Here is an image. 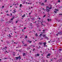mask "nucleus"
I'll list each match as a JSON object with an SVG mask.
<instances>
[{
	"instance_id": "f257e3e1",
	"label": "nucleus",
	"mask_w": 62,
	"mask_h": 62,
	"mask_svg": "<svg viewBox=\"0 0 62 62\" xmlns=\"http://www.w3.org/2000/svg\"><path fill=\"white\" fill-rule=\"evenodd\" d=\"M52 9V7H51L50 8H49V7H46V11L47 12H49V11H50L49 9Z\"/></svg>"
},
{
	"instance_id": "f03ea898",
	"label": "nucleus",
	"mask_w": 62,
	"mask_h": 62,
	"mask_svg": "<svg viewBox=\"0 0 62 62\" xmlns=\"http://www.w3.org/2000/svg\"><path fill=\"white\" fill-rule=\"evenodd\" d=\"M16 59L17 60L19 59V58L20 59H21V57L20 56H19V57H16Z\"/></svg>"
},
{
	"instance_id": "7ed1b4c3",
	"label": "nucleus",
	"mask_w": 62,
	"mask_h": 62,
	"mask_svg": "<svg viewBox=\"0 0 62 62\" xmlns=\"http://www.w3.org/2000/svg\"><path fill=\"white\" fill-rule=\"evenodd\" d=\"M58 34H59V35H62V32H59L58 33Z\"/></svg>"
},
{
	"instance_id": "20e7f679",
	"label": "nucleus",
	"mask_w": 62,
	"mask_h": 62,
	"mask_svg": "<svg viewBox=\"0 0 62 62\" xmlns=\"http://www.w3.org/2000/svg\"><path fill=\"white\" fill-rule=\"evenodd\" d=\"M39 54H36V55H35V56H39Z\"/></svg>"
},
{
	"instance_id": "39448f33",
	"label": "nucleus",
	"mask_w": 62,
	"mask_h": 62,
	"mask_svg": "<svg viewBox=\"0 0 62 62\" xmlns=\"http://www.w3.org/2000/svg\"><path fill=\"white\" fill-rule=\"evenodd\" d=\"M50 55H51V54H48V55H47V58H48V56H50Z\"/></svg>"
},
{
	"instance_id": "423d86ee",
	"label": "nucleus",
	"mask_w": 62,
	"mask_h": 62,
	"mask_svg": "<svg viewBox=\"0 0 62 62\" xmlns=\"http://www.w3.org/2000/svg\"><path fill=\"white\" fill-rule=\"evenodd\" d=\"M42 43L41 42H39V45H42Z\"/></svg>"
},
{
	"instance_id": "0eeeda50",
	"label": "nucleus",
	"mask_w": 62,
	"mask_h": 62,
	"mask_svg": "<svg viewBox=\"0 0 62 62\" xmlns=\"http://www.w3.org/2000/svg\"><path fill=\"white\" fill-rule=\"evenodd\" d=\"M9 23H10L9 22H7L6 23V24H9Z\"/></svg>"
},
{
	"instance_id": "6e6552de",
	"label": "nucleus",
	"mask_w": 62,
	"mask_h": 62,
	"mask_svg": "<svg viewBox=\"0 0 62 62\" xmlns=\"http://www.w3.org/2000/svg\"><path fill=\"white\" fill-rule=\"evenodd\" d=\"M7 47H4L3 48V49L4 50H5V51H6V49H7Z\"/></svg>"
},
{
	"instance_id": "1a4fd4ad",
	"label": "nucleus",
	"mask_w": 62,
	"mask_h": 62,
	"mask_svg": "<svg viewBox=\"0 0 62 62\" xmlns=\"http://www.w3.org/2000/svg\"><path fill=\"white\" fill-rule=\"evenodd\" d=\"M40 5H41V6L44 5V4H43V3H40Z\"/></svg>"
},
{
	"instance_id": "9d476101",
	"label": "nucleus",
	"mask_w": 62,
	"mask_h": 62,
	"mask_svg": "<svg viewBox=\"0 0 62 62\" xmlns=\"http://www.w3.org/2000/svg\"><path fill=\"white\" fill-rule=\"evenodd\" d=\"M14 12H13V13H14L15 12H16V10H13Z\"/></svg>"
},
{
	"instance_id": "9b49d317",
	"label": "nucleus",
	"mask_w": 62,
	"mask_h": 62,
	"mask_svg": "<svg viewBox=\"0 0 62 62\" xmlns=\"http://www.w3.org/2000/svg\"><path fill=\"white\" fill-rule=\"evenodd\" d=\"M12 20H13V18H12L11 19V20H10V21H9V22L10 23L12 22Z\"/></svg>"
},
{
	"instance_id": "f8f14e48",
	"label": "nucleus",
	"mask_w": 62,
	"mask_h": 62,
	"mask_svg": "<svg viewBox=\"0 0 62 62\" xmlns=\"http://www.w3.org/2000/svg\"><path fill=\"white\" fill-rule=\"evenodd\" d=\"M47 21H48V22H49V21H51V19H47Z\"/></svg>"
},
{
	"instance_id": "ddd939ff",
	"label": "nucleus",
	"mask_w": 62,
	"mask_h": 62,
	"mask_svg": "<svg viewBox=\"0 0 62 62\" xmlns=\"http://www.w3.org/2000/svg\"><path fill=\"white\" fill-rule=\"evenodd\" d=\"M27 42H30V43H31V42H32V41H29V40H28L27 41Z\"/></svg>"
},
{
	"instance_id": "4468645a",
	"label": "nucleus",
	"mask_w": 62,
	"mask_h": 62,
	"mask_svg": "<svg viewBox=\"0 0 62 62\" xmlns=\"http://www.w3.org/2000/svg\"><path fill=\"white\" fill-rule=\"evenodd\" d=\"M35 35L36 37H38V35L37 33H36Z\"/></svg>"
},
{
	"instance_id": "2eb2a0df",
	"label": "nucleus",
	"mask_w": 62,
	"mask_h": 62,
	"mask_svg": "<svg viewBox=\"0 0 62 62\" xmlns=\"http://www.w3.org/2000/svg\"><path fill=\"white\" fill-rule=\"evenodd\" d=\"M23 56H25V53H23Z\"/></svg>"
},
{
	"instance_id": "dca6fc26",
	"label": "nucleus",
	"mask_w": 62,
	"mask_h": 62,
	"mask_svg": "<svg viewBox=\"0 0 62 62\" xmlns=\"http://www.w3.org/2000/svg\"><path fill=\"white\" fill-rule=\"evenodd\" d=\"M31 19L32 20H35V17L32 18H31Z\"/></svg>"
},
{
	"instance_id": "f3484780",
	"label": "nucleus",
	"mask_w": 62,
	"mask_h": 62,
	"mask_svg": "<svg viewBox=\"0 0 62 62\" xmlns=\"http://www.w3.org/2000/svg\"><path fill=\"white\" fill-rule=\"evenodd\" d=\"M20 8H22V4H21L20 5Z\"/></svg>"
},
{
	"instance_id": "a211bd4d",
	"label": "nucleus",
	"mask_w": 62,
	"mask_h": 62,
	"mask_svg": "<svg viewBox=\"0 0 62 62\" xmlns=\"http://www.w3.org/2000/svg\"><path fill=\"white\" fill-rule=\"evenodd\" d=\"M46 44V42H45L43 44L44 45H45Z\"/></svg>"
},
{
	"instance_id": "6ab92c4d",
	"label": "nucleus",
	"mask_w": 62,
	"mask_h": 62,
	"mask_svg": "<svg viewBox=\"0 0 62 62\" xmlns=\"http://www.w3.org/2000/svg\"><path fill=\"white\" fill-rule=\"evenodd\" d=\"M43 37H44L45 38V37H46V36H45V35H43Z\"/></svg>"
},
{
	"instance_id": "aec40b11",
	"label": "nucleus",
	"mask_w": 62,
	"mask_h": 62,
	"mask_svg": "<svg viewBox=\"0 0 62 62\" xmlns=\"http://www.w3.org/2000/svg\"><path fill=\"white\" fill-rule=\"evenodd\" d=\"M45 39H49V38L48 37H45Z\"/></svg>"
},
{
	"instance_id": "412c9836",
	"label": "nucleus",
	"mask_w": 62,
	"mask_h": 62,
	"mask_svg": "<svg viewBox=\"0 0 62 62\" xmlns=\"http://www.w3.org/2000/svg\"><path fill=\"white\" fill-rule=\"evenodd\" d=\"M22 17H25V15H24V16H22Z\"/></svg>"
},
{
	"instance_id": "4be33fe9",
	"label": "nucleus",
	"mask_w": 62,
	"mask_h": 62,
	"mask_svg": "<svg viewBox=\"0 0 62 62\" xmlns=\"http://www.w3.org/2000/svg\"><path fill=\"white\" fill-rule=\"evenodd\" d=\"M58 2L59 3H60V0H58Z\"/></svg>"
},
{
	"instance_id": "5701e85b",
	"label": "nucleus",
	"mask_w": 62,
	"mask_h": 62,
	"mask_svg": "<svg viewBox=\"0 0 62 62\" xmlns=\"http://www.w3.org/2000/svg\"><path fill=\"white\" fill-rule=\"evenodd\" d=\"M9 37L10 38H11V35H10V34H9Z\"/></svg>"
},
{
	"instance_id": "b1692460",
	"label": "nucleus",
	"mask_w": 62,
	"mask_h": 62,
	"mask_svg": "<svg viewBox=\"0 0 62 62\" xmlns=\"http://www.w3.org/2000/svg\"><path fill=\"white\" fill-rule=\"evenodd\" d=\"M40 37H42V34H40Z\"/></svg>"
},
{
	"instance_id": "393cba45",
	"label": "nucleus",
	"mask_w": 62,
	"mask_h": 62,
	"mask_svg": "<svg viewBox=\"0 0 62 62\" xmlns=\"http://www.w3.org/2000/svg\"><path fill=\"white\" fill-rule=\"evenodd\" d=\"M27 36H26V37H25V38L27 39Z\"/></svg>"
},
{
	"instance_id": "a878e982",
	"label": "nucleus",
	"mask_w": 62,
	"mask_h": 62,
	"mask_svg": "<svg viewBox=\"0 0 62 62\" xmlns=\"http://www.w3.org/2000/svg\"><path fill=\"white\" fill-rule=\"evenodd\" d=\"M61 61V59H60L58 60V61H59V62H60Z\"/></svg>"
},
{
	"instance_id": "bb28decb",
	"label": "nucleus",
	"mask_w": 62,
	"mask_h": 62,
	"mask_svg": "<svg viewBox=\"0 0 62 62\" xmlns=\"http://www.w3.org/2000/svg\"><path fill=\"white\" fill-rule=\"evenodd\" d=\"M55 10H56V11H58V9H55Z\"/></svg>"
},
{
	"instance_id": "cd10ccee",
	"label": "nucleus",
	"mask_w": 62,
	"mask_h": 62,
	"mask_svg": "<svg viewBox=\"0 0 62 62\" xmlns=\"http://www.w3.org/2000/svg\"><path fill=\"white\" fill-rule=\"evenodd\" d=\"M39 26L38 25V26H37V27L38 28H39Z\"/></svg>"
},
{
	"instance_id": "c85d7f7f",
	"label": "nucleus",
	"mask_w": 62,
	"mask_h": 62,
	"mask_svg": "<svg viewBox=\"0 0 62 62\" xmlns=\"http://www.w3.org/2000/svg\"><path fill=\"white\" fill-rule=\"evenodd\" d=\"M54 12H55V13H56L57 12L56 11H54Z\"/></svg>"
},
{
	"instance_id": "c756f323",
	"label": "nucleus",
	"mask_w": 62,
	"mask_h": 62,
	"mask_svg": "<svg viewBox=\"0 0 62 62\" xmlns=\"http://www.w3.org/2000/svg\"><path fill=\"white\" fill-rule=\"evenodd\" d=\"M39 47H38V49H39V48H40V46H39Z\"/></svg>"
},
{
	"instance_id": "7c9ffc66",
	"label": "nucleus",
	"mask_w": 62,
	"mask_h": 62,
	"mask_svg": "<svg viewBox=\"0 0 62 62\" xmlns=\"http://www.w3.org/2000/svg\"><path fill=\"white\" fill-rule=\"evenodd\" d=\"M14 44H15L16 43V44H17V43H15V42H14Z\"/></svg>"
},
{
	"instance_id": "2f4dec72",
	"label": "nucleus",
	"mask_w": 62,
	"mask_h": 62,
	"mask_svg": "<svg viewBox=\"0 0 62 62\" xmlns=\"http://www.w3.org/2000/svg\"><path fill=\"white\" fill-rule=\"evenodd\" d=\"M22 43H23H23H24V41H22Z\"/></svg>"
},
{
	"instance_id": "473e14b6",
	"label": "nucleus",
	"mask_w": 62,
	"mask_h": 62,
	"mask_svg": "<svg viewBox=\"0 0 62 62\" xmlns=\"http://www.w3.org/2000/svg\"><path fill=\"white\" fill-rule=\"evenodd\" d=\"M47 0H45V2H47Z\"/></svg>"
},
{
	"instance_id": "72a5a7b5",
	"label": "nucleus",
	"mask_w": 62,
	"mask_h": 62,
	"mask_svg": "<svg viewBox=\"0 0 62 62\" xmlns=\"http://www.w3.org/2000/svg\"><path fill=\"white\" fill-rule=\"evenodd\" d=\"M45 16H46V15H44L43 17V18H44V17H45Z\"/></svg>"
},
{
	"instance_id": "f704fd0d",
	"label": "nucleus",
	"mask_w": 62,
	"mask_h": 62,
	"mask_svg": "<svg viewBox=\"0 0 62 62\" xmlns=\"http://www.w3.org/2000/svg\"><path fill=\"white\" fill-rule=\"evenodd\" d=\"M4 8V6H2V8Z\"/></svg>"
},
{
	"instance_id": "c9c22d12",
	"label": "nucleus",
	"mask_w": 62,
	"mask_h": 62,
	"mask_svg": "<svg viewBox=\"0 0 62 62\" xmlns=\"http://www.w3.org/2000/svg\"><path fill=\"white\" fill-rule=\"evenodd\" d=\"M24 46H27V45H24Z\"/></svg>"
},
{
	"instance_id": "e433bc0d",
	"label": "nucleus",
	"mask_w": 62,
	"mask_h": 62,
	"mask_svg": "<svg viewBox=\"0 0 62 62\" xmlns=\"http://www.w3.org/2000/svg\"><path fill=\"white\" fill-rule=\"evenodd\" d=\"M59 50H60V51H61V50H62V49H59Z\"/></svg>"
},
{
	"instance_id": "4c0bfd02",
	"label": "nucleus",
	"mask_w": 62,
	"mask_h": 62,
	"mask_svg": "<svg viewBox=\"0 0 62 62\" xmlns=\"http://www.w3.org/2000/svg\"><path fill=\"white\" fill-rule=\"evenodd\" d=\"M7 16H9V15L8 14H7Z\"/></svg>"
},
{
	"instance_id": "58836bf2",
	"label": "nucleus",
	"mask_w": 62,
	"mask_h": 62,
	"mask_svg": "<svg viewBox=\"0 0 62 62\" xmlns=\"http://www.w3.org/2000/svg\"><path fill=\"white\" fill-rule=\"evenodd\" d=\"M35 49H34L33 50V51H35Z\"/></svg>"
},
{
	"instance_id": "ea45409f",
	"label": "nucleus",
	"mask_w": 62,
	"mask_h": 62,
	"mask_svg": "<svg viewBox=\"0 0 62 62\" xmlns=\"http://www.w3.org/2000/svg\"><path fill=\"white\" fill-rule=\"evenodd\" d=\"M41 33L42 34V33H44V34H45V32H43V33Z\"/></svg>"
},
{
	"instance_id": "a19ab883",
	"label": "nucleus",
	"mask_w": 62,
	"mask_h": 62,
	"mask_svg": "<svg viewBox=\"0 0 62 62\" xmlns=\"http://www.w3.org/2000/svg\"><path fill=\"white\" fill-rule=\"evenodd\" d=\"M15 16H13V19H14V18H15Z\"/></svg>"
},
{
	"instance_id": "79ce46f5",
	"label": "nucleus",
	"mask_w": 62,
	"mask_h": 62,
	"mask_svg": "<svg viewBox=\"0 0 62 62\" xmlns=\"http://www.w3.org/2000/svg\"><path fill=\"white\" fill-rule=\"evenodd\" d=\"M31 26H32V23L31 24Z\"/></svg>"
},
{
	"instance_id": "37998d69",
	"label": "nucleus",
	"mask_w": 62,
	"mask_h": 62,
	"mask_svg": "<svg viewBox=\"0 0 62 62\" xmlns=\"http://www.w3.org/2000/svg\"><path fill=\"white\" fill-rule=\"evenodd\" d=\"M59 15H62V14H59Z\"/></svg>"
},
{
	"instance_id": "c03bdc74",
	"label": "nucleus",
	"mask_w": 62,
	"mask_h": 62,
	"mask_svg": "<svg viewBox=\"0 0 62 62\" xmlns=\"http://www.w3.org/2000/svg\"><path fill=\"white\" fill-rule=\"evenodd\" d=\"M39 20H40V18H39Z\"/></svg>"
},
{
	"instance_id": "a18cd8bd",
	"label": "nucleus",
	"mask_w": 62,
	"mask_h": 62,
	"mask_svg": "<svg viewBox=\"0 0 62 62\" xmlns=\"http://www.w3.org/2000/svg\"><path fill=\"white\" fill-rule=\"evenodd\" d=\"M41 25H44V26H45V25H43V24H41Z\"/></svg>"
},
{
	"instance_id": "49530a36",
	"label": "nucleus",
	"mask_w": 62,
	"mask_h": 62,
	"mask_svg": "<svg viewBox=\"0 0 62 62\" xmlns=\"http://www.w3.org/2000/svg\"><path fill=\"white\" fill-rule=\"evenodd\" d=\"M26 28L25 27H24V29H25Z\"/></svg>"
},
{
	"instance_id": "de8ad7c7",
	"label": "nucleus",
	"mask_w": 62,
	"mask_h": 62,
	"mask_svg": "<svg viewBox=\"0 0 62 62\" xmlns=\"http://www.w3.org/2000/svg\"><path fill=\"white\" fill-rule=\"evenodd\" d=\"M16 5H17V4H14L13 5H15V6H16Z\"/></svg>"
},
{
	"instance_id": "09e8293b",
	"label": "nucleus",
	"mask_w": 62,
	"mask_h": 62,
	"mask_svg": "<svg viewBox=\"0 0 62 62\" xmlns=\"http://www.w3.org/2000/svg\"><path fill=\"white\" fill-rule=\"evenodd\" d=\"M15 7L16 8H17V6H15Z\"/></svg>"
},
{
	"instance_id": "8fccbe9b",
	"label": "nucleus",
	"mask_w": 62,
	"mask_h": 62,
	"mask_svg": "<svg viewBox=\"0 0 62 62\" xmlns=\"http://www.w3.org/2000/svg\"><path fill=\"white\" fill-rule=\"evenodd\" d=\"M18 23V21H16V23Z\"/></svg>"
},
{
	"instance_id": "3c124183",
	"label": "nucleus",
	"mask_w": 62,
	"mask_h": 62,
	"mask_svg": "<svg viewBox=\"0 0 62 62\" xmlns=\"http://www.w3.org/2000/svg\"><path fill=\"white\" fill-rule=\"evenodd\" d=\"M6 12H7H7H8V11H6Z\"/></svg>"
},
{
	"instance_id": "603ef678",
	"label": "nucleus",
	"mask_w": 62,
	"mask_h": 62,
	"mask_svg": "<svg viewBox=\"0 0 62 62\" xmlns=\"http://www.w3.org/2000/svg\"><path fill=\"white\" fill-rule=\"evenodd\" d=\"M36 23V22H34V23Z\"/></svg>"
},
{
	"instance_id": "864d4df0",
	"label": "nucleus",
	"mask_w": 62,
	"mask_h": 62,
	"mask_svg": "<svg viewBox=\"0 0 62 62\" xmlns=\"http://www.w3.org/2000/svg\"><path fill=\"white\" fill-rule=\"evenodd\" d=\"M5 53H6V52H7V51H5Z\"/></svg>"
},
{
	"instance_id": "5fc2aeb1",
	"label": "nucleus",
	"mask_w": 62,
	"mask_h": 62,
	"mask_svg": "<svg viewBox=\"0 0 62 62\" xmlns=\"http://www.w3.org/2000/svg\"><path fill=\"white\" fill-rule=\"evenodd\" d=\"M43 31V32H45V30H44Z\"/></svg>"
},
{
	"instance_id": "6e6d98bb",
	"label": "nucleus",
	"mask_w": 62,
	"mask_h": 62,
	"mask_svg": "<svg viewBox=\"0 0 62 62\" xmlns=\"http://www.w3.org/2000/svg\"><path fill=\"white\" fill-rule=\"evenodd\" d=\"M29 14H30H30H31V13H29Z\"/></svg>"
},
{
	"instance_id": "4d7b16f0",
	"label": "nucleus",
	"mask_w": 62,
	"mask_h": 62,
	"mask_svg": "<svg viewBox=\"0 0 62 62\" xmlns=\"http://www.w3.org/2000/svg\"><path fill=\"white\" fill-rule=\"evenodd\" d=\"M10 14H11V15H12V13H11Z\"/></svg>"
},
{
	"instance_id": "13d9d810",
	"label": "nucleus",
	"mask_w": 62,
	"mask_h": 62,
	"mask_svg": "<svg viewBox=\"0 0 62 62\" xmlns=\"http://www.w3.org/2000/svg\"><path fill=\"white\" fill-rule=\"evenodd\" d=\"M7 59L6 58H4V59Z\"/></svg>"
},
{
	"instance_id": "bf43d9fd",
	"label": "nucleus",
	"mask_w": 62,
	"mask_h": 62,
	"mask_svg": "<svg viewBox=\"0 0 62 62\" xmlns=\"http://www.w3.org/2000/svg\"><path fill=\"white\" fill-rule=\"evenodd\" d=\"M42 9H43L44 10V8H43Z\"/></svg>"
},
{
	"instance_id": "052dcab7",
	"label": "nucleus",
	"mask_w": 62,
	"mask_h": 62,
	"mask_svg": "<svg viewBox=\"0 0 62 62\" xmlns=\"http://www.w3.org/2000/svg\"><path fill=\"white\" fill-rule=\"evenodd\" d=\"M40 39L41 40L42 39H42H41V38H40Z\"/></svg>"
},
{
	"instance_id": "680f3d73",
	"label": "nucleus",
	"mask_w": 62,
	"mask_h": 62,
	"mask_svg": "<svg viewBox=\"0 0 62 62\" xmlns=\"http://www.w3.org/2000/svg\"><path fill=\"white\" fill-rule=\"evenodd\" d=\"M12 7V6H10V8H11Z\"/></svg>"
},
{
	"instance_id": "e2e57ef3",
	"label": "nucleus",
	"mask_w": 62,
	"mask_h": 62,
	"mask_svg": "<svg viewBox=\"0 0 62 62\" xmlns=\"http://www.w3.org/2000/svg\"><path fill=\"white\" fill-rule=\"evenodd\" d=\"M40 53H41V52H42L41 51H40Z\"/></svg>"
},
{
	"instance_id": "0e129e2a",
	"label": "nucleus",
	"mask_w": 62,
	"mask_h": 62,
	"mask_svg": "<svg viewBox=\"0 0 62 62\" xmlns=\"http://www.w3.org/2000/svg\"><path fill=\"white\" fill-rule=\"evenodd\" d=\"M48 42L49 43L50 42V41H48Z\"/></svg>"
},
{
	"instance_id": "69168bd1",
	"label": "nucleus",
	"mask_w": 62,
	"mask_h": 62,
	"mask_svg": "<svg viewBox=\"0 0 62 62\" xmlns=\"http://www.w3.org/2000/svg\"><path fill=\"white\" fill-rule=\"evenodd\" d=\"M30 3H28V4H30Z\"/></svg>"
},
{
	"instance_id": "338daca9",
	"label": "nucleus",
	"mask_w": 62,
	"mask_h": 62,
	"mask_svg": "<svg viewBox=\"0 0 62 62\" xmlns=\"http://www.w3.org/2000/svg\"><path fill=\"white\" fill-rule=\"evenodd\" d=\"M33 8V7H31V8Z\"/></svg>"
},
{
	"instance_id": "774afa93",
	"label": "nucleus",
	"mask_w": 62,
	"mask_h": 62,
	"mask_svg": "<svg viewBox=\"0 0 62 62\" xmlns=\"http://www.w3.org/2000/svg\"><path fill=\"white\" fill-rule=\"evenodd\" d=\"M11 35H12V33H11Z\"/></svg>"
}]
</instances>
